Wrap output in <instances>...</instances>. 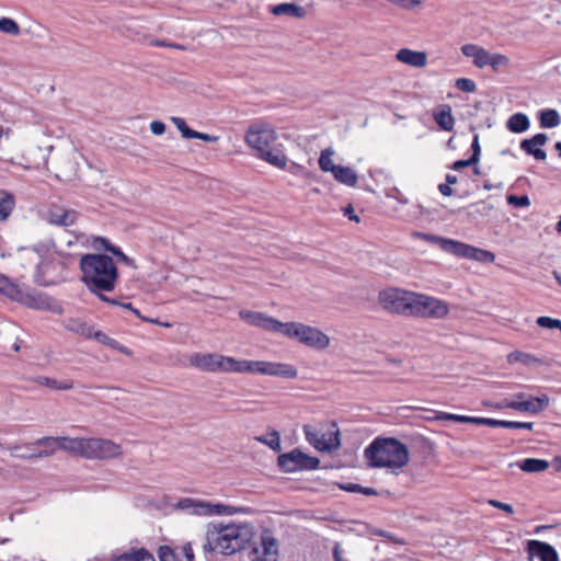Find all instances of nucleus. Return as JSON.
Segmentation results:
<instances>
[{"instance_id":"obj_1","label":"nucleus","mask_w":561,"mask_h":561,"mask_svg":"<svg viewBox=\"0 0 561 561\" xmlns=\"http://www.w3.org/2000/svg\"><path fill=\"white\" fill-rule=\"evenodd\" d=\"M239 317L253 327L295 339L314 350H324L330 345V337L324 332L301 322H282L263 312L251 310H241Z\"/></svg>"},{"instance_id":"obj_2","label":"nucleus","mask_w":561,"mask_h":561,"mask_svg":"<svg viewBox=\"0 0 561 561\" xmlns=\"http://www.w3.org/2000/svg\"><path fill=\"white\" fill-rule=\"evenodd\" d=\"M81 280L91 293L113 291L118 271L113 259L106 254L88 253L80 259Z\"/></svg>"},{"instance_id":"obj_3","label":"nucleus","mask_w":561,"mask_h":561,"mask_svg":"<svg viewBox=\"0 0 561 561\" xmlns=\"http://www.w3.org/2000/svg\"><path fill=\"white\" fill-rule=\"evenodd\" d=\"M364 456L371 468L399 470L408 465L409 448L394 437H376L364 450Z\"/></svg>"},{"instance_id":"obj_4","label":"nucleus","mask_w":561,"mask_h":561,"mask_svg":"<svg viewBox=\"0 0 561 561\" xmlns=\"http://www.w3.org/2000/svg\"><path fill=\"white\" fill-rule=\"evenodd\" d=\"M234 373L257 374L286 379H295L298 376V370L290 364L247 359H236Z\"/></svg>"},{"instance_id":"obj_5","label":"nucleus","mask_w":561,"mask_h":561,"mask_svg":"<svg viewBox=\"0 0 561 561\" xmlns=\"http://www.w3.org/2000/svg\"><path fill=\"white\" fill-rule=\"evenodd\" d=\"M62 325L66 330L78 334L87 340H95L96 342L116 350L125 355H130L131 352L128 347L122 345L118 341L110 337L104 332L96 330L93 324L85 322L80 318H68L62 321Z\"/></svg>"},{"instance_id":"obj_6","label":"nucleus","mask_w":561,"mask_h":561,"mask_svg":"<svg viewBox=\"0 0 561 561\" xmlns=\"http://www.w3.org/2000/svg\"><path fill=\"white\" fill-rule=\"evenodd\" d=\"M379 302L389 312L410 316L413 314L415 293L388 288L379 293Z\"/></svg>"},{"instance_id":"obj_7","label":"nucleus","mask_w":561,"mask_h":561,"mask_svg":"<svg viewBox=\"0 0 561 561\" xmlns=\"http://www.w3.org/2000/svg\"><path fill=\"white\" fill-rule=\"evenodd\" d=\"M8 298L31 309L49 310L56 313L62 312L61 306L46 294L34 289L23 290L16 284H14Z\"/></svg>"},{"instance_id":"obj_8","label":"nucleus","mask_w":561,"mask_h":561,"mask_svg":"<svg viewBox=\"0 0 561 561\" xmlns=\"http://www.w3.org/2000/svg\"><path fill=\"white\" fill-rule=\"evenodd\" d=\"M190 365L207 373H234L236 358L217 353H193Z\"/></svg>"},{"instance_id":"obj_9","label":"nucleus","mask_w":561,"mask_h":561,"mask_svg":"<svg viewBox=\"0 0 561 561\" xmlns=\"http://www.w3.org/2000/svg\"><path fill=\"white\" fill-rule=\"evenodd\" d=\"M277 466L285 473L310 471L320 467V459L302 453L299 448H294L277 457Z\"/></svg>"},{"instance_id":"obj_10","label":"nucleus","mask_w":561,"mask_h":561,"mask_svg":"<svg viewBox=\"0 0 561 561\" xmlns=\"http://www.w3.org/2000/svg\"><path fill=\"white\" fill-rule=\"evenodd\" d=\"M449 312L448 305L437 298L415 294L412 317L440 319Z\"/></svg>"},{"instance_id":"obj_11","label":"nucleus","mask_w":561,"mask_h":561,"mask_svg":"<svg viewBox=\"0 0 561 561\" xmlns=\"http://www.w3.org/2000/svg\"><path fill=\"white\" fill-rule=\"evenodd\" d=\"M249 558L251 561L278 560V542L271 531L264 530L257 541H252Z\"/></svg>"},{"instance_id":"obj_12","label":"nucleus","mask_w":561,"mask_h":561,"mask_svg":"<svg viewBox=\"0 0 561 561\" xmlns=\"http://www.w3.org/2000/svg\"><path fill=\"white\" fill-rule=\"evenodd\" d=\"M122 455V446L111 439L87 438L85 459L108 460Z\"/></svg>"},{"instance_id":"obj_13","label":"nucleus","mask_w":561,"mask_h":561,"mask_svg":"<svg viewBox=\"0 0 561 561\" xmlns=\"http://www.w3.org/2000/svg\"><path fill=\"white\" fill-rule=\"evenodd\" d=\"M249 152L270 164L278 168H287V157L279 147L272 146V142H245Z\"/></svg>"},{"instance_id":"obj_14","label":"nucleus","mask_w":561,"mask_h":561,"mask_svg":"<svg viewBox=\"0 0 561 561\" xmlns=\"http://www.w3.org/2000/svg\"><path fill=\"white\" fill-rule=\"evenodd\" d=\"M175 508L198 516H213L230 513L229 506L222 504H210L208 502L191 497L181 499L175 504Z\"/></svg>"},{"instance_id":"obj_15","label":"nucleus","mask_w":561,"mask_h":561,"mask_svg":"<svg viewBox=\"0 0 561 561\" xmlns=\"http://www.w3.org/2000/svg\"><path fill=\"white\" fill-rule=\"evenodd\" d=\"M302 430L306 440L319 451L331 453L339 449L341 446L339 431L321 434L310 425H304Z\"/></svg>"},{"instance_id":"obj_16","label":"nucleus","mask_w":561,"mask_h":561,"mask_svg":"<svg viewBox=\"0 0 561 561\" xmlns=\"http://www.w3.org/2000/svg\"><path fill=\"white\" fill-rule=\"evenodd\" d=\"M78 217L79 213L77 210L55 203L49 205L47 211L48 222L59 227H70L75 225Z\"/></svg>"},{"instance_id":"obj_17","label":"nucleus","mask_w":561,"mask_h":561,"mask_svg":"<svg viewBox=\"0 0 561 561\" xmlns=\"http://www.w3.org/2000/svg\"><path fill=\"white\" fill-rule=\"evenodd\" d=\"M453 255L482 263H493L495 261V254L493 252L460 241H457Z\"/></svg>"},{"instance_id":"obj_18","label":"nucleus","mask_w":561,"mask_h":561,"mask_svg":"<svg viewBox=\"0 0 561 561\" xmlns=\"http://www.w3.org/2000/svg\"><path fill=\"white\" fill-rule=\"evenodd\" d=\"M507 409H512L518 412H527L530 414H538L542 412L549 405V398L546 394L540 397H529L523 401H507Z\"/></svg>"},{"instance_id":"obj_19","label":"nucleus","mask_w":561,"mask_h":561,"mask_svg":"<svg viewBox=\"0 0 561 561\" xmlns=\"http://www.w3.org/2000/svg\"><path fill=\"white\" fill-rule=\"evenodd\" d=\"M229 528L232 533V550L239 552L245 549L249 545L252 543L254 533L253 527L248 524H228Z\"/></svg>"},{"instance_id":"obj_20","label":"nucleus","mask_w":561,"mask_h":561,"mask_svg":"<svg viewBox=\"0 0 561 561\" xmlns=\"http://www.w3.org/2000/svg\"><path fill=\"white\" fill-rule=\"evenodd\" d=\"M276 131L273 126L263 119L253 122L245 134V140H275Z\"/></svg>"},{"instance_id":"obj_21","label":"nucleus","mask_w":561,"mask_h":561,"mask_svg":"<svg viewBox=\"0 0 561 561\" xmlns=\"http://www.w3.org/2000/svg\"><path fill=\"white\" fill-rule=\"evenodd\" d=\"M33 445L43 447L42 450L33 453L31 455H15L16 457H21L23 459H32V458H45L55 454V451L59 448V437L45 436L36 439Z\"/></svg>"},{"instance_id":"obj_22","label":"nucleus","mask_w":561,"mask_h":561,"mask_svg":"<svg viewBox=\"0 0 561 561\" xmlns=\"http://www.w3.org/2000/svg\"><path fill=\"white\" fill-rule=\"evenodd\" d=\"M396 59L404 65L424 68L427 65V54L425 51L401 48L396 53Z\"/></svg>"},{"instance_id":"obj_23","label":"nucleus","mask_w":561,"mask_h":561,"mask_svg":"<svg viewBox=\"0 0 561 561\" xmlns=\"http://www.w3.org/2000/svg\"><path fill=\"white\" fill-rule=\"evenodd\" d=\"M213 530H216V542L217 547H219V552L225 556H230L234 553L232 550V533L229 531V525L222 524H213Z\"/></svg>"},{"instance_id":"obj_24","label":"nucleus","mask_w":561,"mask_h":561,"mask_svg":"<svg viewBox=\"0 0 561 561\" xmlns=\"http://www.w3.org/2000/svg\"><path fill=\"white\" fill-rule=\"evenodd\" d=\"M528 551L531 556L537 557L540 561H559L556 549L547 542L529 540Z\"/></svg>"},{"instance_id":"obj_25","label":"nucleus","mask_w":561,"mask_h":561,"mask_svg":"<svg viewBox=\"0 0 561 561\" xmlns=\"http://www.w3.org/2000/svg\"><path fill=\"white\" fill-rule=\"evenodd\" d=\"M460 49L466 57L472 58L476 67L484 68L488 66L490 53L483 47L476 44H466Z\"/></svg>"},{"instance_id":"obj_26","label":"nucleus","mask_w":561,"mask_h":561,"mask_svg":"<svg viewBox=\"0 0 561 561\" xmlns=\"http://www.w3.org/2000/svg\"><path fill=\"white\" fill-rule=\"evenodd\" d=\"M87 438L83 437H59V449L69 453L75 457L85 458Z\"/></svg>"},{"instance_id":"obj_27","label":"nucleus","mask_w":561,"mask_h":561,"mask_svg":"<svg viewBox=\"0 0 561 561\" xmlns=\"http://www.w3.org/2000/svg\"><path fill=\"white\" fill-rule=\"evenodd\" d=\"M436 420L442 421H454L457 423H472L478 425H486L494 427L495 419H488V417H478V416H467V415H459V414H451L447 412H440L436 415Z\"/></svg>"},{"instance_id":"obj_28","label":"nucleus","mask_w":561,"mask_h":561,"mask_svg":"<svg viewBox=\"0 0 561 561\" xmlns=\"http://www.w3.org/2000/svg\"><path fill=\"white\" fill-rule=\"evenodd\" d=\"M414 237L416 239H420V240H423V241H426L430 243H435L444 252L449 253V254H454L456 243H457V240H453V239H448V238H444L440 236L431 234V233H426V232H415Z\"/></svg>"},{"instance_id":"obj_29","label":"nucleus","mask_w":561,"mask_h":561,"mask_svg":"<svg viewBox=\"0 0 561 561\" xmlns=\"http://www.w3.org/2000/svg\"><path fill=\"white\" fill-rule=\"evenodd\" d=\"M172 122L180 130L183 138H196L199 140H218V137L210 136L208 134H203L191 129L186 122L181 117H172Z\"/></svg>"},{"instance_id":"obj_30","label":"nucleus","mask_w":561,"mask_h":561,"mask_svg":"<svg viewBox=\"0 0 561 561\" xmlns=\"http://www.w3.org/2000/svg\"><path fill=\"white\" fill-rule=\"evenodd\" d=\"M271 12L276 16L288 15V16L304 18L306 15L305 8L297 5L295 3H287V2L273 5L271 9Z\"/></svg>"},{"instance_id":"obj_31","label":"nucleus","mask_w":561,"mask_h":561,"mask_svg":"<svg viewBox=\"0 0 561 561\" xmlns=\"http://www.w3.org/2000/svg\"><path fill=\"white\" fill-rule=\"evenodd\" d=\"M332 174L337 182L352 187L358 180L356 172L350 167L339 165Z\"/></svg>"},{"instance_id":"obj_32","label":"nucleus","mask_w":561,"mask_h":561,"mask_svg":"<svg viewBox=\"0 0 561 561\" xmlns=\"http://www.w3.org/2000/svg\"><path fill=\"white\" fill-rule=\"evenodd\" d=\"M14 206V195L8 191L0 190V221H4L10 217Z\"/></svg>"},{"instance_id":"obj_33","label":"nucleus","mask_w":561,"mask_h":561,"mask_svg":"<svg viewBox=\"0 0 561 561\" xmlns=\"http://www.w3.org/2000/svg\"><path fill=\"white\" fill-rule=\"evenodd\" d=\"M435 122L445 130H450L454 126V117L449 105H440L434 113Z\"/></svg>"},{"instance_id":"obj_34","label":"nucleus","mask_w":561,"mask_h":561,"mask_svg":"<svg viewBox=\"0 0 561 561\" xmlns=\"http://www.w3.org/2000/svg\"><path fill=\"white\" fill-rule=\"evenodd\" d=\"M33 380L41 386H45L47 388L55 389V390H70L73 388L72 380L58 381L54 378L46 377V376H38V377L34 378Z\"/></svg>"},{"instance_id":"obj_35","label":"nucleus","mask_w":561,"mask_h":561,"mask_svg":"<svg viewBox=\"0 0 561 561\" xmlns=\"http://www.w3.org/2000/svg\"><path fill=\"white\" fill-rule=\"evenodd\" d=\"M507 128L513 133H523L529 127V119L526 114H513L507 121Z\"/></svg>"},{"instance_id":"obj_36","label":"nucleus","mask_w":561,"mask_h":561,"mask_svg":"<svg viewBox=\"0 0 561 561\" xmlns=\"http://www.w3.org/2000/svg\"><path fill=\"white\" fill-rule=\"evenodd\" d=\"M517 465L525 472H541L549 468L547 460L537 458H526Z\"/></svg>"},{"instance_id":"obj_37","label":"nucleus","mask_w":561,"mask_h":561,"mask_svg":"<svg viewBox=\"0 0 561 561\" xmlns=\"http://www.w3.org/2000/svg\"><path fill=\"white\" fill-rule=\"evenodd\" d=\"M53 266L51 262L48 261H42L36 268V272L34 274L35 282L41 286H50L54 285L56 282L51 278H47L46 274L48 273L49 268Z\"/></svg>"},{"instance_id":"obj_38","label":"nucleus","mask_w":561,"mask_h":561,"mask_svg":"<svg viewBox=\"0 0 561 561\" xmlns=\"http://www.w3.org/2000/svg\"><path fill=\"white\" fill-rule=\"evenodd\" d=\"M113 561H156L145 548L137 549L129 553H123L113 559Z\"/></svg>"},{"instance_id":"obj_39","label":"nucleus","mask_w":561,"mask_h":561,"mask_svg":"<svg viewBox=\"0 0 561 561\" xmlns=\"http://www.w3.org/2000/svg\"><path fill=\"white\" fill-rule=\"evenodd\" d=\"M539 121L542 128H552L561 123V117L556 110H543L540 112Z\"/></svg>"},{"instance_id":"obj_40","label":"nucleus","mask_w":561,"mask_h":561,"mask_svg":"<svg viewBox=\"0 0 561 561\" xmlns=\"http://www.w3.org/2000/svg\"><path fill=\"white\" fill-rule=\"evenodd\" d=\"M546 142H520V148L527 153L535 157L537 160H545L546 152L539 147Z\"/></svg>"},{"instance_id":"obj_41","label":"nucleus","mask_w":561,"mask_h":561,"mask_svg":"<svg viewBox=\"0 0 561 561\" xmlns=\"http://www.w3.org/2000/svg\"><path fill=\"white\" fill-rule=\"evenodd\" d=\"M494 427L516 428V430H528V431H531L534 428V423H531V422H517V421L495 420Z\"/></svg>"},{"instance_id":"obj_42","label":"nucleus","mask_w":561,"mask_h":561,"mask_svg":"<svg viewBox=\"0 0 561 561\" xmlns=\"http://www.w3.org/2000/svg\"><path fill=\"white\" fill-rule=\"evenodd\" d=\"M333 154V151L331 149H325L322 151L320 158H319V167L324 172H331L333 173L335 168L339 167V164H334L331 156Z\"/></svg>"},{"instance_id":"obj_43","label":"nucleus","mask_w":561,"mask_h":561,"mask_svg":"<svg viewBox=\"0 0 561 561\" xmlns=\"http://www.w3.org/2000/svg\"><path fill=\"white\" fill-rule=\"evenodd\" d=\"M256 440L267 445L274 451H280V449H282L280 436H279V433L275 430H273L270 433V438L259 436V437H256Z\"/></svg>"},{"instance_id":"obj_44","label":"nucleus","mask_w":561,"mask_h":561,"mask_svg":"<svg viewBox=\"0 0 561 561\" xmlns=\"http://www.w3.org/2000/svg\"><path fill=\"white\" fill-rule=\"evenodd\" d=\"M510 65V58L503 54H490L488 66L494 71L505 68Z\"/></svg>"},{"instance_id":"obj_45","label":"nucleus","mask_w":561,"mask_h":561,"mask_svg":"<svg viewBox=\"0 0 561 561\" xmlns=\"http://www.w3.org/2000/svg\"><path fill=\"white\" fill-rule=\"evenodd\" d=\"M0 32L18 35L20 34V26L13 19L3 16L0 19Z\"/></svg>"},{"instance_id":"obj_46","label":"nucleus","mask_w":561,"mask_h":561,"mask_svg":"<svg viewBox=\"0 0 561 561\" xmlns=\"http://www.w3.org/2000/svg\"><path fill=\"white\" fill-rule=\"evenodd\" d=\"M216 530H213L211 525L207 529L206 534V542L203 545V550L206 553L214 552L216 550L219 551V547H217L216 542Z\"/></svg>"},{"instance_id":"obj_47","label":"nucleus","mask_w":561,"mask_h":561,"mask_svg":"<svg viewBox=\"0 0 561 561\" xmlns=\"http://www.w3.org/2000/svg\"><path fill=\"white\" fill-rule=\"evenodd\" d=\"M455 85L457 89L463 92H474L477 89V84L473 80L468 78H459L456 80Z\"/></svg>"},{"instance_id":"obj_48","label":"nucleus","mask_w":561,"mask_h":561,"mask_svg":"<svg viewBox=\"0 0 561 561\" xmlns=\"http://www.w3.org/2000/svg\"><path fill=\"white\" fill-rule=\"evenodd\" d=\"M506 201L508 205L515 207H527L530 205V201L527 195H508Z\"/></svg>"},{"instance_id":"obj_49","label":"nucleus","mask_w":561,"mask_h":561,"mask_svg":"<svg viewBox=\"0 0 561 561\" xmlns=\"http://www.w3.org/2000/svg\"><path fill=\"white\" fill-rule=\"evenodd\" d=\"M536 322L540 328L559 329L561 327V320L545 316L537 318Z\"/></svg>"},{"instance_id":"obj_50","label":"nucleus","mask_w":561,"mask_h":561,"mask_svg":"<svg viewBox=\"0 0 561 561\" xmlns=\"http://www.w3.org/2000/svg\"><path fill=\"white\" fill-rule=\"evenodd\" d=\"M107 251L113 253L121 262L124 264L136 267L134 259L127 256L118 247L116 248H107Z\"/></svg>"},{"instance_id":"obj_51","label":"nucleus","mask_w":561,"mask_h":561,"mask_svg":"<svg viewBox=\"0 0 561 561\" xmlns=\"http://www.w3.org/2000/svg\"><path fill=\"white\" fill-rule=\"evenodd\" d=\"M158 557L160 561H176V556L172 548L169 546H161L158 549Z\"/></svg>"},{"instance_id":"obj_52","label":"nucleus","mask_w":561,"mask_h":561,"mask_svg":"<svg viewBox=\"0 0 561 561\" xmlns=\"http://www.w3.org/2000/svg\"><path fill=\"white\" fill-rule=\"evenodd\" d=\"M13 286L14 283L9 277L0 274V294L9 297Z\"/></svg>"},{"instance_id":"obj_53","label":"nucleus","mask_w":561,"mask_h":561,"mask_svg":"<svg viewBox=\"0 0 561 561\" xmlns=\"http://www.w3.org/2000/svg\"><path fill=\"white\" fill-rule=\"evenodd\" d=\"M492 507H495V508H499V510H502L504 511L505 513L507 514H513L514 513V510H513V506L511 504H507V503H503V502H500L497 500H489L488 502Z\"/></svg>"},{"instance_id":"obj_54","label":"nucleus","mask_w":561,"mask_h":561,"mask_svg":"<svg viewBox=\"0 0 561 561\" xmlns=\"http://www.w3.org/2000/svg\"><path fill=\"white\" fill-rule=\"evenodd\" d=\"M288 171L294 174V175H298V176H308L309 175V172L302 167V165H299L295 162H291L288 167Z\"/></svg>"},{"instance_id":"obj_55","label":"nucleus","mask_w":561,"mask_h":561,"mask_svg":"<svg viewBox=\"0 0 561 561\" xmlns=\"http://www.w3.org/2000/svg\"><path fill=\"white\" fill-rule=\"evenodd\" d=\"M150 129L157 136L162 135L165 130V124L161 121H153L150 124Z\"/></svg>"},{"instance_id":"obj_56","label":"nucleus","mask_w":561,"mask_h":561,"mask_svg":"<svg viewBox=\"0 0 561 561\" xmlns=\"http://www.w3.org/2000/svg\"><path fill=\"white\" fill-rule=\"evenodd\" d=\"M474 163L469 159H463V160H457L453 163V165L450 167V169L455 170V171H459L463 168H467V167H470V165H473Z\"/></svg>"},{"instance_id":"obj_57","label":"nucleus","mask_w":561,"mask_h":561,"mask_svg":"<svg viewBox=\"0 0 561 561\" xmlns=\"http://www.w3.org/2000/svg\"><path fill=\"white\" fill-rule=\"evenodd\" d=\"M93 244L96 249L103 248L105 251H107V248H116L107 239L102 237L96 238Z\"/></svg>"},{"instance_id":"obj_58","label":"nucleus","mask_w":561,"mask_h":561,"mask_svg":"<svg viewBox=\"0 0 561 561\" xmlns=\"http://www.w3.org/2000/svg\"><path fill=\"white\" fill-rule=\"evenodd\" d=\"M343 214L344 216H346L350 220L352 221H355V222H359V217L355 214V210L353 208V206L351 204H348L344 209H343Z\"/></svg>"},{"instance_id":"obj_59","label":"nucleus","mask_w":561,"mask_h":561,"mask_svg":"<svg viewBox=\"0 0 561 561\" xmlns=\"http://www.w3.org/2000/svg\"><path fill=\"white\" fill-rule=\"evenodd\" d=\"M471 149H472V154L470 157V160L476 164L478 161H479V157H480V152H481V148H480V142H471Z\"/></svg>"},{"instance_id":"obj_60","label":"nucleus","mask_w":561,"mask_h":561,"mask_svg":"<svg viewBox=\"0 0 561 561\" xmlns=\"http://www.w3.org/2000/svg\"><path fill=\"white\" fill-rule=\"evenodd\" d=\"M482 404L486 408H492L495 410L507 409L506 401H504V402L483 401Z\"/></svg>"},{"instance_id":"obj_61","label":"nucleus","mask_w":561,"mask_h":561,"mask_svg":"<svg viewBox=\"0 0 561 561\" xmlns=\"http://www.w3.org/2000/svg\"><path fill=\"white\" fill-rule=\"evenodd\" d=\"M438 191L443 196H451L454 194L453 188L447 183H440Z\"/></svg>"},{"instance_id":"obj_62","label":"nucleus","mask_w":561,"mask_h":561,"mask_svg":"<svg viewBox=\"0 0 561 561\" xmlns=\"http://www.w3.org/2000/svg\"><path fill=\"white\" fill-rule=\"evenodd\" d=\"M183 554L186 558V561H194V552L190 543L183 547Z\"/></svg>"},{"instance_id":"obj_63","label":"nucleus","mask_w":561,"mask_h":561,"mask_svg":"<svg viewBox=\"0 0 561 561\" xmlns=\"http://www.w3.org/2000/svg\"><path fill=\"white\" fill-rule=\"evenodd\" d=\"M342 489L347 492L360 493L362 485L357 483H348L346 485H343Z\"/></svg>"},{"instance_id":"obj_64","label":"nucleus","mask_w":561,"mask_h":561,"mask_svg":"<svg viewBox=\"0 0 561 561\" xmlns=\"http://www.w3.org/2000/svg\"><path fill=\"white\" fill-rule=\"evenodd\" d=\"M360 493L364 494V495H368V496H373V495H377L378 494L376 489L367 488V486H363V485H362Z\"/></svg>"}]
</instances>
